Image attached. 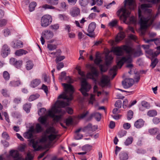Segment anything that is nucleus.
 <instances>
[{
    "instance_id": "3",
    "label": "nucleus",
    "mask_w": 160,
    "mask_h": 160,
    "mask_svg": "<svg viewBox=\"0 0 160 160\" xmlns=\"http://www.w3.org/2000/svg\"><path fill=\"white\" fill-rule=\"evenodd\" d=\"M65 89V92H63L62 94L59 95L58 97V99L62 98L67 100L68 102L71 101L72 98V95L70 94L69 96H68L67 93L68 92L73 93L74 92L73 88L72 85L65 83H62Z\"/></svg>"
},
{
    "instance_id": "36",
    "label": "nucleus",
    "mask_w": 160,
    "mask_h": 160,
    "mask_svg": "<svg viewBox=\"0 0 160 160\" xmlns=\"http://www.w3.org/2000/svg\"><path fill=\"white\" fill-rule=\"evenodd\" d=\"M37 5L36 2H31L29 6V10L30 12H32L34 10L35 8Z\"/></svg>"
},
{
    "instance_id": "22",
    "label": "nucleus",
    "mask_w": 160,
    "mask_h": 160,
    "mask_svg": "<svg viewBox=\"0 0 160 160\" xmlns=\"http://www.w3.org/2000/svg\"><path fill=\"white\" fill-rule=\"evenodd\" d=\"M42 35L47 39H49L53 37V33L52 32L47 30L44 31V33Z\"/></svg>"
},
{
    "instance_id": "17",
    "label": "nucleus",
    "mask_w": 160,
    "mask_h": 160,
    "mask_svg": "<svg viewBox=\"0 0 160 160\" xmlns=\"http://www.w3.org/2000/svg\"><path fill=\"white\" fill-rule=\"evenodd\" d=\"M118 156L120 160H127L129 158V153L126 151L121 152Z\"/></svg>"
},
{
    "instance_id": "57",
    "label": "nucleus",
    "mask_w": 160,
    "mask_h": 160,
    "mask_svg": "<svg viewBox=\"0 0 160 160\" xmlns=\"http://www.w3.org/2000/svg\"><path fill=\"white\" fill-rule=\"evenodd\" d=\"M46 109L45 108H43L39 109V111L38 112V115L39 116H42L44 114L46 111Z\"/></svg>"
},
{
    "instance_id": "44",
    "label": "nucleus",
    "mask_w": 160,
    "mask_h": 160,
    "mask_svg": "<svg viewBox=\"0 0 160 160\" xmlns=\"http://www.w3.org/2000/svg\"><path fill=\"white\" fill-rule=\"evenodd\" d=\"M157 114V112L155 110H152L149 111L148 112V115L150 117H154Z\"/></svg>"
},
{
    "instance_id": "7",
    "label": "nucleus",
    "mask_w": 160,
    "mask_h": 160,
    "mask_svg": "<svg viewBox=\"0 0 160 160\" xmlns=\"http://www.w3.org/2000/svg\"><path fill=\"white\" fill-rule=\"evenodd\" d=\"M130 54L129 56L126 57H122L119 60L118 58L117 60V65L120 68H121L124 63H131L132 62V59Z\"/></svg>"
},
{
    "instance_id": "54",
    "label": "nucleus",
    "mask_w": 160,
    "mask_h": 160,
    "mask_svg": "<svg viewBox=\"0 0 160 160\" xmlns=\"http://www.w3.org/2000/svg\"><path fill=\"white\" fill-rule=\"evenodd\" d=\"M129 20V22L131 23L136 24L137 23V20L134 16H132L130 17Z\"/></svg>"
},
{
    "instance_id": "60",
    "label": "nucleus",
    "mask_w": 160,
    "mask_h": 160,
    "mask_svg": "<svg viewBox=\"0 0 160 160\" xmlns=\"http://www.w3.org/2000/svg\"><path fill=\"white\" fill-rule=\"evenodd\" d=\"M66 73L65 71H63L61 72V74L59 77V79H60L61 81H62L64 79L66 76Z\"/></svg>"
},
{
    "instance_id": "38",
    "label": "nucleus",
    "mask_w": 160,
    "mask_h": 160,
    "mask_svg": "<svg viewBox=\"0 0 160 160\" xmlns=\"http://www.w3.org/2000/svg\"><path fill=\"white\" fill-rule=\"evenodd\" d=\"M42 128L39 123H37L36 125L35 130L36 132L39 133L42 131Z\"/></svg>"
},
{
    "instance_id": "28",
    "label": "nucleus",
    "mask_w": 160,
    "mask_h": 160,
    "mask_svg": "<svg viewBox=\"0 0 160 160\" xmlns=\"http://www.w3.org/2000/svg\"><path fill=\"white\" fill-rule=\"evenodd\" d=\"M109 54L108 53L105 56V65L108 67L111 63V61L112 60L113 58L112 56H109L108 57V55Z\"/></svg>"
},
{
    "instance_id": "27",
    "label": "nucleus",
    "mask_w": 160,
    "mask_h": 160,
    "mask_svg": "<svg viewBox=\"0 0 160 160\" xmlns=\"http://www.w3.org/2000/svg\"><path fill=\"white\" fill-rule=\"evenodd\" d=\"M148 131L150 135H154L159 132V129L157 128H154L149 129Z\"/></svg>"
},
{
    "instance_id": "29",
    "label": "nucleus",
    "mask_w": 160,
    "mask_h": 160,
    "mask_svg": "<svg viewBox=\"0 0 160 160\" xmlns=\"http://www.w3.org/2000/svg\"><path fill=\"white\" fill-rule=\"evenodd\" d=\"M96 24L95 22H91L89 25L88 28V31L91 32H93L94 29L96 28Z\"/></svg>"
},
{
    "instance_id": "18",
    "label": "nucleus",
    "mask_w": 160,
    "mask_h": 160,
    "mask_svg": "<svg viewBox=\"0 0 160 160\" xmlns=\"http://www.w3.org/2000/svg\"><path fill=\"white\" fill-rule=\"evenodd\" d=\"M67 102H65L63 101H60V100H57L56 103V106L58 108H64L66 106H69V102H68L67 100Z\"/></svg>"
},
{
    "instance_id": "48",
    "label": "nucleus",
    "mask_w": 160,
    "mask_h": 160,
    "mask_svg": "<svg viewBox=\"0 0 160 160\" xmlns=\"http://www.w3.org/2000/svg\"><path fill=\"white\" fill-rule=\"evenodd\" d=\"M92 148V146L90 145L87 144L83 146L82 148L83 150L86 151H90Z\"/></svg>"
},
{
    "instance_id": "35",
    "label": "nucleus",
    "mask_w": 160,
    "mask_h": 160,
    "mask_svg": "<svg viewBox=\"0 0 160 160\" xmlns=\"http://www.w3.org/2000/svg\"><path fill=\"white\" fill-rule=\"evenodd\" d=\"M133 141V138L132 137H130L127 138L124 144L125 145L127 146L131 144Z\"/></svg>"
},
{
    "instance_id": "53",
    "label": "nucleus",
    "mask_w": 160,
    "mask_h": 160,
    "mask_svg": "<svg viewBox=\"0 0 160 160\" xmlns=\"http://www.w3.org/2000/svg\"><path fill=\"white\" fill-rule=\"evenodd\" d=\"M46 132L48 134L55 133V129L53 128L50 127L46 129Z\"/></svg>"
},
{
    "instance_id": "31",
    "label": "nucleus",
    "mask_w": 160,
    "mask_h": 160,
    "mask_svg": "<svg viewBox=\"0 0 160 160\" xmlns=\"http://www.w3.org/2000/svg\"><path fill=\"white\" fill-rule=\"evenodd\" d=\"M102 60L99 54L96 53V58L94 60V62L97 65H100V63L102 62Z\"/></svg>"
},
{
    "instance_id": "61",
    "label": "nucleus",
    "mask_w": 160,
    "mask_h": 160,
    "mask_svg": "<svg viewBox=\"0 0 160 160\" xmlns=\"http://www.w3.org/2000/svg\"><path fill=\"white\" fill-rule=\"evenodd\" d=\"M57 66V69L58 70H60L61 68L64 67V64L62 62H58Z\"/></svg>"
},
{
    "instance_id": "62",
    "label": "nucleus",
    "mask_w": 160,
    "mask_h": 160,
    "mask_svg": "<svg viewBox=\"0 0 160 160\" xmlns=\"http://www.w3.org/2000/svg\"><path fill=\"white\" fill-rule=\"evenodd\" d=\"M117 23L116 20H113L109 23V25L110 27H113L117 25Z\"/></svg>"
},
{
    "instance_id": "11",
    "label": "nucleus",
    "mask_w": 160,
    "mask_h": 160,
    "mask_svg": "<svg viewBox=\"0 0 160 160\" xmlns=\"http://www.w3.org/2000/svg\"><path fill=\"white\" fill-rule=\"evenodd\" d=\"M10 51L9 47L7 44H4L2 48L1 54L3 58H5L10 53Z\"/></svg>"
},
{
    "instance_id": "21",
    "label": "nucleus",
    "mask_w": 160,
    "mask_h": 160,
    "mask_svg": "<svg viewBox=\"0 0 160 160\" xmlns=\"http://www.w3.org/2000/svg\"><path fill=\"white\" fill-rule=\"evenodd\" d=\"M70 13L72 17H76L80 15V10L78 8L74 7L70 11Z\"/></svg>"
},
{
    "instance_id": "32",
    "label": "nucleus",
    "mask_w": 160,
    "mask_h": 160,
    "mask_svg": "<svg viewBox=\"0 0 160 160\" xmlns=\"http://www.w3.org/2000/svg\"><path fill=\"white\" fill-rule=\"evenodd\" d=\"M21 84V82L19 80L13 81L10 82L9 85L11 86L16 87L18 86Z\"/></svg>"
},
{
    "instance_id": "47",
    "label": "nucleus",
    "mask_w": 160,
    "mask_h": 160,
    "mask_svg": "<svg viewBox=\"0 0 160 160\" xmlns=\"http://www.w3.org/2000/svg\"><path fill=\"white\" fill-rule=\"evenodd\" d=\"M65 57L64 56H56V59L55 60L57 63H58L60 61H62L64 59Z\"/></svg>"
},
{
    "instance_id": "1",
    "label": "nucleus",
    "mask_w": 160,
    "mask_h": 160,
    "mask_svg": "<svg viewBox=\"0 0 160 160\" xmlns=\"http://www.w3.org/2000/svg\"><path fill=\"white\" fill-rule=\"evenodd\" d=\"M135 6L134 0H125L124 7L118 10L117 12V15L124 23H127V18L129 17L131 13L130 10H134Z\"/></svg>"
},
{
    "instance_id": "12",
    "label": "nucleus",
    "mask_w": 160,
    "mask_h": 160,
    "mask_svg": "<svg viewBox=\"0 0 160 160\" xmlns=\"http://www.w3.org/2000/svg\"><path fill=\"white\" fill-rule=\"evenodd\" d=\"M101 114L98 112H94L87 118V121H91L93 118H94L97 121H99L101 119Z\"/></svg>"
},
{
    "instance_id": "8",
    "label": "nucleus",
    "mask_w": 160,
    "mask_h": 160,
    "mask_svg": "<svg viewBox=\"0 0 160 160\" xmlns=\"http://www.w3.org/2000/svg\"><path fill=\"white\" fill-rule=\"evenodd\" d=\"M52 20V17L49 15L43 16L41 19V25L42 27H45L51 23Z\"/></svg>"
},
{
    "instance_id": "52",
    "label": "nucleus",
    "mask_w": 160,
    "mask_h": 160,
    "mask_svg": "<svg viewBox=\"0 0 160 160\" xmlns=\"http://www.w3.org/2000/svg\"><path fill=\"white\" fill-rule=\"evenodd\" d=\"M1 93L4 97H9V94L8 92V90L6 89H2L1 91Z\"/></svg>"
},
{
    "instance_id": "5",
    "label": "nucleus",
    "mask_w": 160,
    "mask_h": 160,
    "mask_svg": "<svg viewBox=\"0 0 160 160\" xmlns=\"http://www.w3.org/2000/svg\"><path fill=\"white\" fill-rule=\"evenodd\" d=\"M88 68L90 70L91 72H88L87 74L88 78L91 79L95 82L97 81L96 78L99 76V72L96 68L91 65H88Z\"/></svg>"
},
{
    "instance_id": "46",
    "label": "nucleus",
    "mask_w": 160,
    "mask_h": 160,
    "mask_svg": "<svg viewBox=\"0 0 160 160\" xmlns=\"http://www.w3.org/2000/svg\"><path fill=\"white\" fill-rule=\"evenodd\" d=\"M3 76L6 80H8L10 78V75L7 71H5L3 72Z\"/></svg>"
},
{
    "instance_id": "13",
    "label": "nucleus",
    "mask_w": 160,
    "mask_h": 160,
    "mask_svg": "<svg viewBox=\"0 0 160 160\" xmlns=\"http://www.w3.org/2000/svg\"><path fill=\"white\" fill-rule=\"evenodd\" d=\"M22 60L18 61L14 58H12L10 59V63L18 68H19L21 67L22 64Z\"/></svg>"
},
{
    "instance_id": "63",
    "label": "nucleus",
    "mask_w": 160,
    "mask_h": 160,
    "mask_svg": "<svg viewBox=\"0 0 160 160\" xmlns=\"http://www.w3.org/2000/svg\"><path fill=\"white\" fill-rule=\"evenodd\" d=\"M2 137L3 138L7 140L9 139V135L6 132H3L2 134Z\"/></svg>"
},
{
    "instance_id": "51",
    "label": "nucleus",
    "mask_w": 160,
    "mask_h": 160,
    "mask_svg": "<svg viewBox=\"0 0 160 160\" xmlns=\"http://www.w3.org/2000/svg\"><path fill=\"white\" fill-rule=\"evenodd\" d=\"M133 114V112L132 110H129L127 114V119L128 120H130L132 118Z\"/></svg>"
},
{
    "instance_id": "20",
    "label": "nucleus",
    "mask_w": 160,
    "mask_h": 160,
    "mask_svg": "<svg viewBox=\"0 0 160 160\" xmlns=\"http://www.w3.org/2000/svg\"><path fill=\"white\" fill-rule=\"evenodd\" d=\"M10 154L13 158L14 160H21V157H20L19 153L17 151H15L14 150H11L10 151Z\"/></svg>"
},
{
    "instance_id": "59",
    "label": "nucleus",
    "mask_w": 160,
    "mask_h": 160,
    "mask_svg": "<svg viewBox=\"0 0 160 160\" xmlns=\"http://www.w3.org/2000/svg\"><path fill=\"white\" fill-rule=\"evenodd\" d=\"M49 0L48 2V3L50 4L55 5L58 4V0Z\"/></svg>"
},
{
    "instance_id": "45",
    "label": "nucleus",
    "mask_w": 160,
    "mask_h": 160,
    "mask_svg": "<svg viewBox=\"0 0 160 160\" xmlns=\"http://www.w3.org/2000/svg\"><path fill=\"white\" fill-rule=\"evenodd\" d=\"M152 7V5L149 4H144L141 5V8L143 10L147 11L148 9V8H151Z\"/></svg>"
},
{
    "instance_id": "2",
    "label": "nucleus",
    "mask_w": 160,
    "mask_h": 160,
    "mask_svg": "<svg viewBox=\"0 0 160 160\" xmlns=\"http://www.w3.org/2000/svg\"><path fill=\"white\" fill-rule=\"evenodd\" d=\"M138 18L139 19V23L140 25L141 28L142 29H146L148 27V21L151 20L152 15L149 12L148 16L145 17L143 15V13L141 10L139 9H138Z\"/></svg>"
},
{
    "instance_id": "34",
    "label": "nucleus",
    "mask_w": 160,
    "mask_h": 160,
    "mask_svg": "<svg viewBox=\"0 0 160 160\" xmlns=\"http://www.w3.org/2000/svg\"><path fill=\"white\" fill-rule=\"evenodd\" d=\"M90 2V0H79V3L82 6L85 7L88 5Z\"/></svg>"
},
{
    "instance_id": "37",
    "label": "nucleus",
    "mask_w": 160,
    "mask_h": 160,
    "mask_svg": "<svg viewBox=\"0 0 160 160\" xmlns=\"http://www.w3.org/2000/svg\"><path fill=\"white\" fill-rule=\"evenodd\" d=\"M39 95L38 94L32 95L30 96L28 99V100L30 102L38 98L39 97Z\"/></svg>"
},
{
    "instance_id": "39",
    "label": "nucleus",
    "mask_w": 160,
    "mask_h": 160,
    "mask_svg": "<svg viewBox=\"0 0 160 160\" xmlns=\"http://www.w3.org/2000/svg\"><path fill=\"white\" fill-rule=\"evenodd\" d=\"M91 124L89 123L87 126L84 127L82 129V130L83 132H89L91 131Z\"/></svg>"
},
{
    "instance_id": "56",
    "label": "nucleus",
    "mask_w": 160,
    "mask_h": 160,
    "mask_svg": "<svg viewBox=\"0 0 160 160\" xmlns=\"http://www.w3.org/2000/svg\"><path fill=\"white\" fill-rule=\"evenodd\" d=\"M122 104V101L120 100H118L116 101L114 105L115 107H117L118 108H120L121 107Z\"/></svg>"
},
{
    "instance_id": "40",
    "label": "nucleus",
    "mask_w": 160,
    "mask_h": 160,
    "mask_svg": "<svg viewBox=\"0 0 160 160\" xmlns=\"http://www.w3.org/2000/svg\"><path fill=\"white\" fill-rule=\"evenodd\" d=\"M99 67L102 72H106L108 69V67L104 64H100Z\"/></svg>"
},
{
    "instance_id": "15",
    "label": "nucleus",
    "mask_w": 160,
    "mask_h": 160,
    "mask_svg": "<svg viewBox=\"0 0 160 160\" xmlns=\"http://www.w3.org/2000/svg\"><path fill=\"white\" fill-rule=\"evenodd\" d=\"M125 45H123L121 47H115L112 50V52H113L117 56H122L123 54V52L122 50L124 51L123 49V47Z\"/></svg>"
},
{
    "instance_id": "14",
    "label": "nucleus",
    "mask_w": 160,
    "mask_h": 160,
    "mask_svg": "<svg viewBox=\"0 0 160 160\" xmlns=\"http://www.w3.org/2000/svg\"><path fill=\"white\" fill-rule=\"evenodd\" d=\"M30 142L32 144V146L35 151H39L42 148L41 146L38 145L39 142L38 140L34 139L29 140Z\"/></svg>"
},
{
    "instance_id": "58",
    "label": "nucleus",
    "mask_w": 160,
    "mask_h": 160,
    "mask_svg": "<svg viewBox=\"0 0 160 160\" xmlns=\"http://www.w3.org/2000/svg\"><path fill=\"white\" fill-rule=\"evenodd\" d=\"M57 136L55 134H51L48 136V139L51 141H52L54 140L56 138Z\"/></svg>"
},
{
    "instance_id": "19",
    "label": "nucleus",
    "mask_w": 160,
    "mask_h": 160,
    "mask_svg": "<svg viewBox=\"0 0 160 160\" xmlns=\"http://www.w3.org/2000/svg\"><path fill=\"white\" fill-rule=\"evenodd\" d=\"M144 121L142 119H139L135 122L134 126L137 128H140L144 125Z\"/></svg>"
},
{
    "instance_id": "6",
    "label": "nucleus",
    "mask_w": 160,
    "mask_h": 160,
    "mask_svg": "<svg viewBox=\"0 0 160 160\" xmlns=\"http://www.w3.org/2000/svg\"><path fill=\"white\" fill-rule=\"evenodd\" d=\"M91 87L86 81L85 79H84L81 82V88L80 91L84 96H87L88 94L87 92H88Z\"/></svg>"
},
{
    "instance_id": "16",
    "label": "nucleus",
    "mask_w": 160,
    "mask_h": 160,
    "mask_svg": "<svg viewBox=\"0 0 160 160\" xmlns=\"http://www.w3.org/2000/svg\"><path fill=\"white\" fill-rule=\"evenodd\" d=\"M109 84V80L107 76H103L100 81V84L102 87L108 86Z\"/></svg>"
},
{
    "instance_id": "43",
    "label": "nucleus",
    "mask_w": 160,
    "mask_h": 160,
    "mask_svg": "<svg viewBox=\"0 0 160 160\" xmlns=\"http://www.w3.org/2000/svg\"><path fill=\"white\" fill-rule=\"evenodd\" d=\"M47 48L49 50L53 51L57 48V46L55 44H48L47 45Z\"/></svg>"
},
{
    "instance_id": "30",
    "label": "nucleus",
    "mask_w": 160,
    "mask_h": 160,
    "mask_svg": "<svg viewBox=\"0 0 160 160\" xmlns=\"http://www.w3.org/2000/svg\"><path fill=\"white\" fill-rule=\"evenodd\" d=\"M34 64L32 62L31 60L28 61L26 62V68L27 70H29L33 67Z\"/></svg>"
},
{
    "instance_id": "64",
    "label": "nucleus",
    "mask_w": 160,
    "mask_h": 160,
    "mask_svg": "<svg viewBox=\"0 0 160 160\" xmlns=\"http://www.w3.org/2000/svg\"><path fill=\"white\" fill-rule=\"evenodd\" d=\"M7 23V20L5 19H2L0 20V26L3 27L5 26Z\"/></svg>"
},
{
    "instance_id": "42",
    "label": "nucleus",
    "mask_w": 160,
    "mask_h": 160,
    "mask_svg": "<svg viewBox=\"0 0 160 160\" xmlns=\"http://www.w3.org/2000/svg\"><path fill=\"white\" fill-rule=\"evenodd\" d=\"M31 104L29 103L28 104H26L23 105V109L27 112H29L30 111L31 108Z\"/></svg>"
},
{
    "instance_id": "41",
    "label": "nucleus",
    "mask_w": 160,
    "mask_h": 160,
    "mask_svg": "<svg viewBox=\"0 0 160 160\" xmlns=\"http://www.w3.org/2000/svg\"><path fill=\"white\" fill-rule=\"evenodd\" d=\"M40 122L43 125H45L46 123L47 119L45 117H40L38 118Z\"/></svg>"
},
{
    "instance_id": "25",
    "label": "nucleus",
    "mask_w": 160,
    "mask_h": 160,
    "mask_svg": "<svg viewBox=\"0 0 160 160\" xmlns=\"http://www.w3.org/2000/svg\"><path fill=\"white\" fill-rule=\"evenodd\" d=\"M28 53V52L22 49H20L17 50L15 52V55L18 56H21L23 55H25Z\"/></svg>"
},
{
    "instance_id": "33",
    "label": "nucleus",
    "mask_w": 160,
    "mask_h": 160,
    "mask_svg": "<svg viewBox=\"0 0 160 160\" xmlns=\"http://www.w3.org/2000/svg\"><path fill=\"white\" fill-rule=\"evenodd\" d=\"M24 137L25 138L27 139H33V134L31 132H29L27 131L24 133L23 135Z\"/></svg>"
},
{
    "instance_id": "55",
    "label": "nucleus",
    "mask_w": 160,
    "mask_h": 160,
    "mask_svg": "<svg viewBox=\"0 0 160 160\" xmlns=\"http://www.w3.org/2000/svg\"><path fill=\"white\" fill-rule=\"evenodd\" d=\"M158 62V60L157 58L154 59L153 61L152 62L150 66L152 67V68H154L155 67Z\"/></svg>"
},
{
    "instance_id": "49",
    "label": "nucleus",
    "mask_w": 160,
    "mask_h": 160,
    "mask_svg": "<svg viewBox=\"0 0 160 160\" xmlns=\"http://www.w3.org/2000/svg\"><path fill=\"white\" fill-rule=\"evenodd\" d=\"M58 17L60 19L62 20H67L69 19L68 17L65 14H59Z\"/></svg>"
},
{
    "instance_id": "50",
    "label": "nucleus",
    "mask_w": 160,
    "mask_h": 160,
    "mask_svg": "<svg viewBox=\"0 0 160 160\" xmlns=\"http://www.w3.org/2000/svg\"><path fill=\"white\" fill-rule=\"evenodd\" d=\"M127 131L124 130H121L118 133V135L119 138H122L126 135Z\"/></svg>"
},
{
    "instance_id": "4",
    "label": "nucleus",
    "mask_w": 160,
    "mask_h": 160,
    "mask_svg": "<svg viewBox=\"0 0 160 160\" xmlns=\"http://www.w3.org/2000/svg\"><path fill=\"white\" fill-rule=\"evenodd\" d=\"M123 49L126 53L130 54L133 58L139 57L143 54L141 49L136 50L128 45L123 46Z\"/></svg>"
},
{
    "instance_id": "23",
    "label": "nucleus",
    "mask_w": 160,
    "mask_h": 160,
    "mask_svg": "<svg viewBox=\"0 0 160 160\" xmlns=\"http://www.w3.org/2000/svg\"><path fill=\"white\" fill-rule=\"evenodd\" d=\"M23 42L20 41H18L16 43L14 41L11 44V46L13 48H19L23 47Z\"/></svg>"
},
{
    "instance_id": "26",
    "label": "nucleus",
    "mask_w": 160,
    "mask_h": 160,
    "mask_svg": "<svg viewBox=\"0 0 160 160\" xmlns=\"http://www.w3.org/2000/svg\"><path fill=\"white\" fill-rule=\"evenodd\" d=\"M125 34L123 32H120L117 35L115 38V41L118 42L122 40L125 37Z\"/></svg>"
},
{
    "instance_id": "10",
    "label": "nucleus",
    "mask_w": 160,
    "mask_h": 160,
    "mask_svg": "<svg viewBox=\"0 0 160 160\" xmlns=\"http://www.w3.org/2000/svg\"><path fill=\"white\" fill-rule=\"evenodd\" d=\"M53 109V111L50 110L48 112V115L52 118H53L55 113L63 114L65 112L64 111L62 110V109H58L55 106L54 107Z\"/></svg>"
},
{
    "instance_id": "9",
    "label": "nucleus",
    "mask_w": 160,
    "mask_h": 160,
    "mask_svg": "<svg viewBox=\"0 0 160 160\" xmlns=\"http://www.w3.org/2000/svg\"><path fill=\"white\" fill-rule=\"evenodd\" d=\"M134 80L132 78H127L122 81V84L125 88H128L131 87L134 84Z\"/></svg>"
},
{
    "instance_id": "24",
    "label": "nucleus",
    "mask_w": 160,
    "mask_h": 160,
    "mask_svg": "<svg viewBox=\"0 0 160 160\" xmlns=\"http://www.w3.org/2000/svg\"><path fill=\"white\" fill-rule=\"evenodd\" d=\"M41 82V81L40 79H35L31 82L30 86L32 88H35L40 84Z\"/></svg>"
}]
</instances>
